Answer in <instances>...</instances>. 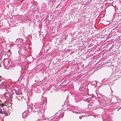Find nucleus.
<instances>
[{"label": "nucleus", "instance_id": "obj_1", "mask_svg": "<svg viewBox=\"0 0 121 121\" xmlns=\"http://www.w3.org/2000/svg\"><path fill=\"white\" fill-rule=\"evenodd\" d=\"M30 107H31V110L33 111V113L34 112H36L38 114L39 113V110H38V109H36L35 108V107H34V108L33 107L32 108L31 106H30Z\"/></svg>", "mask_w": 121, "mask_h": 121}, {"label": "nucleus", "instance_id": "obj_2", "mask_svg": "<svg viewBox=\"0 0 121 121\" xmlns=\"http://www.w3.org/2000/svg\"><path fill=\"white\" fill-rule=\"evenodd\" d=\"M74 99L76 102H78L81 100V99L78 97H75Z\"/></svg>", "mask_w": 121, "mask_h": 121}, {"label": "nucleus", "instance_id": "obj_3", "mask_svg": "<svg viewBox=\"0 0 121 121\" xmlns=\"http://www.w3.org/2000/svg\"><path fill=\"white\" fill-rule=\"evenodd\" d=\"M9 63V62L7 61H6L4 62V65L6 66H8V63Z\"/></svg>", "mask_w": 121, "mask_h": 121}, {"label": "nucleus", "instance_id": "obj_4", "mask_svg": "<svg viewBox=\"0 0 121 121\" xmlns=\"http://www.w3.org/2000/svg\"><path fill=\"white\" fill-rule=\"evenodd\" d=\"M77 110H78V109H77V110H76V111H73V113H74V112H75V113H76V114H78V113H81V112H77Z\"/></svg>", "mask_w": 121, "mask_h": 121}, {"label": "nucleus", "instance_id": "obj_5", "mask_svg": "<svg viewBox=\"0 0 121 121\" xmlns=\"http://www.w3.org/2000/svg\"><path fill=\"white\" fill-rule=\"evenodd\" d=\"M0 105L2 107H3L4 106V104L2 103V101L0 99Z\"/></svg>", "mask_w": 121, "mask_h": 121}, {"label": "nucleus", "instance_id": "obj_6", "mask_svg": "<svg viewBox=\"0 0 121 121\" xmlns=\"http://www.w3.org/2000/svg\"><path fill=\"white\" fill-rule=\"evenodd\" d=\"M14 66H13L11 67H9V69H14Z\"/></svg>", "mask_w": 121, "mask_h": 121}, {"label": "nucleus", "instance_id": "obj_7", "mask_svg": "<svg viewBox=\"0 0 121 121\" xmlns=\"http://www.w3.org/2000/svg\"><path fill=\"white\" fill-rule=\"evenodd\" d=\"M16 94L17 95H19L20 94V92H16Z\"/></svg>", "mask_w": 121, "mask_h": 121}, {"label": "nucleus", "instance_id": "obj_8", "mask_svg": "<svg viewBox=\"0 0 121 121\" xmlns=\"http://www.w3.org/2000/svg\"><path fill=\"white\" fill-rule=\"evenodd\" d=\"M81 114L83 116H84L85 115V113L84 112H82Z\"/></svg>", "mask_w": 121, "mask_h": 121}, {"label": "nucleus", "instance_id": "obj_9", "mask_svg": "<svg viewBox=\"0 0 121 121\" xmlns=\"http://www.w3.org/2000/svg\"><path fill=\"white\" fill-rule=\"evenodd\" d=\"M1 109L0 108V113H1V114H3V113L2 112V111H1Z\"/></svg>", "mask_w": 121, "mask_h": 121}, {"label": "nucleus", "instance_id": "obj_10", "mask_svg": "<svg viewBox=\"0 0 121 121\" xmlns=\"http://www.w3.org/2000/svg\"><path fill=\"white\" fill-rule=\"evenodd\" d=\"M82 117V116H80L79 117V119H81Z\"/></svg>", "mask_w": 121, "mask_h": 121}, {"label": "nucleus", "instance_id": "obj_11", "mask_svg": "<svg viewBox=\"0 0 121 121\" xmlns=\"http://www.w3.org/2000/svg\"><path fill=\"white\" fill-rule=\"evenodd\" d=\"M112 121V120L111 119H110L109 121Z\"/></svg>", "mask_w": 121, "mask_h": 121}, {"label": "nucleus", "instance_id": "obj_12", "mask_svg": "<svg viewBox=\"0 0 121 121\" xmlns=\"http://www.w3.org/2000/svg\"><path fill=\"white\" fill-rule=\"evenodd\" d=\"M112 103H116V102H113Z\"/></svg>", "mask_w": 121, "mask_h": 121}, {"label": "nucleus", "instance_id": "obj_13", "mask_svg": "<svg viewBox=\"0 0 121 121\" xmlns=\"http://www.w3.org/2000/svg\"><path fill=\"white\" fill-rule=\"evenodd\" d=\"M115 99L116 100V101H117V99H116V98H115Z\"/></svg>", "mask_w": 121, "mask_h": 121}, {"label": "nucleus", "instance_id": "obj_14", "mask_svg": "<svg viewBox=\"0 0 121 121\" xmlns=\"http://www.w3.org/2000/svg\"><path fill=\"white\" fill-rule=\"evenodd\" d=\"M89 101V100H88V102H89V101Z\"/></svg>", "mask_w": 121, "mask_h": 121}, {"label": "nucleus", "instance_id": "obj_15", "mask_svg": "<svg viewBox=\"0 0 121 121\" xmlns=\"http://www.w3.org/2000/svg\"><path fill=\"white\" fill-rule=\"evenodd\" d=\"M40 113H41V115H42V113H41V112H40Z\"/></svg>", "mask_w": 121, "mask_h": 121}, {"label": "nucleus", "instance_id": "obj_16", "mask_svg": "<svg viewBox=\"0 0 121 121\" xmlns=\"http://www.w3.org/2000/svg\"><path fill=\"white\" fill-rule=\"evenodd\" d=\"M9 52L10 51V50H9Z\"/></svg>", "mask_w": 121, "mask_h": 121}, {"label": "nucleus", "instance_id": "obj_17", "mask_svg": "<svg viewBox=\"0 0 121 121\" xmlns=\"http://www.w3.org/2000/svg\"><path fill=\"white\" fill-rule=\"evenodd\" d=\"M112 99L111 100V102H112Z\"/></svg>", "mask_w": 121, "mask_h": 121}, {"label": "nucleus", "instance_id": "obj_18", "mask_svg": "<svg viewBox=\"0 0 121 121\" xmlns=\"http://www.w3.org/2000/svg\"><path fill=\"white\" fill-rule=\"evenodd\" d=\"M24 114V113H22V115H23V114Z\"/></svg>", "mask_w": 121, "mask_h": 121}, {"label": "nucleus", "instance_id": "obj_19", "mask_svg": "<svg viewBox=\"0 0 121 121\" xmlns=\"http://www.w3.org/2000/svg\"><path fill=\"white\" fill-rule=\"evenodd\" d=\"M118 110H119V109H118V110H117V111H118Z\"/></svg>", "mask_w": 121, "mask_h": 121}, {"label": "nucleus", "instance_id": "obj_20", "mask_svg": "<svg viewBox=\"0 0 121 121\" xmlns=\"http://www.w3.org/2000/svg\"><path fill=\"white\" fill-rule=\"evenodd\" d=\"M48 120V118L47 119Z\"/></svg>", "mask_w": 121, "mask_h": 121}, {"label": "nucleus", "instance_id": "obj_21", "mask_svg": "<svg viewBox=\"0 0 121 121\" xmlns=\"http://www.w3.org/2000/svg\"><path fill=\"white\" fill-rule=\"evenodd\" d=\"M23 118H24V117H23Z\"/></svg>", "mask_w": 121, "mask_h": 121}, {"label": "nucleus", "instance_id": "obj_22", "mask_svg": "<svg viewBox=\"0 0 121 121\" xmlns=\"http://www.w3.org/2000/svg\"><path fill=\"white\" fill-rule=\"evenodd\" d=\"M38 120L39 121V119H38Z\"/></svg>", "mask_w": 121, "mask_h": 121}]
</instances>
